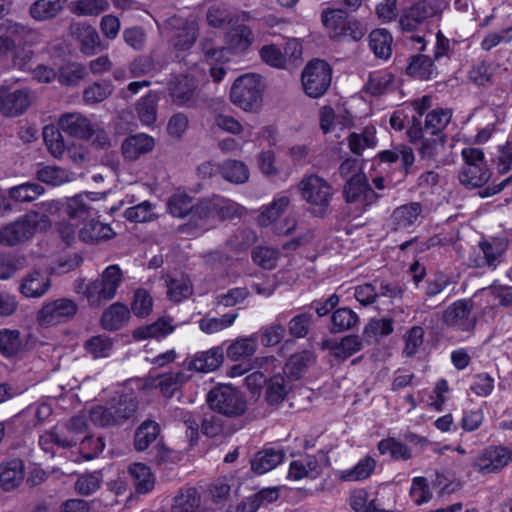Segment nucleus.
I'll return each mask as SVG.
<instances>
[{
  "mask_svg": "<svg viewBox=\"0 0 512 512\" xmlns=\"http://www.w3.org/2000/svg\"><path fill=\"white\" fill-rule=\"evenodd\" d=\"M117 233L110 224L89 219L79 229L78 236L81 241L87 244H99L116 237Z\"/></svg>",
  "mask_w": 512,
  "mask_h": 512,
  "instance_id": "obj_21",
  "label": "nucleus"
},
{
  "mask_svg": "<svg viewBox=\"0 0 512 512\" xmlns=\"http://www.w3.org/2000/svg\"><path fill=\"white\" fill-rule=\"evenodd\" d=\"M174 331L171 319L159 318L150 325L141 326L134 330L133 337L137 340L148 338H163Z\"/></svg>",
  "mask_w": 512,
  "mask_h": 512,
  "instance_id": "obj_36",
  "label": "nucleus"
},
{
  "mask_svg": "<svg viewBox=\"0 0 512 512\" xmlns=\"http://www.w3.org/2000/svg\"><path fill=\"white\" fill-rule=\"evenodd\" d=\"M209 408L226 417H239L247 409L244 395L235 387L222 384L209 391L206 398Z\"/></svg>",
  "mask_w": 512,
  "mask_h": 512,
  "instance_id": "obj_4",
  "label": "nucleus"
},
{
  "mask_svg": "<svg viewBox=\"0 0 512 512\" xmlns=\"http://www.w3.org/2000/svg\"><path fill=\"white\" fill-rule=\"evenodd\" d=\"M31 35V32L19 24H10L6 26L5 35L0 36V55H5L13 48L20 46L22 41ZM19 55L15 50V58Z\"/></svg>",
  "mask_w": 512,
  "mask_h": 512,
  "instance_id": "obj_33",
  "label": "nucleus"
},
{
  "mask_svg": "<svg viewBox=\"0 0 512 512\" xmlns=\"http://www.w3.org/2000/svg\"><path fill=\"white\" fill-rule=\"evenodd\" d=\"M359 322L358 315L349 308H339L331 316V331L340 333L355 327Z\"/></svg>",
  "mask_w": 512,
  "mask_h": 512,
  "instance_id": "obj_49",
  "label": "nucleus"
},
{
  "mask_svg": "<svg viewBox=\"0 0 512 512\" xmlns=\"http://www.w3.org/2000/svg\"><path fill=\"white\" fill-rule=\"evenodd\" d=\"M124 217L130 222L142 223L155 219L154 208L148 201L129 207L124 211Z\"/></svg>",
  "mask_w": 512,
  "mask_h": 512,
  "instance_id": "obj_61",
  "label": "nucleus"
},
{
  "mask_svg": "<svg viewBox=\"0 0 512 512\" xmlns=\"http://www.w3.org/2000/svg\"><path fill=\"white\" fill-rule=\"evenodd\" d=\"M109 7V0H75L70 4V11L77 16L97 17L106 12Z\"/></svg>",
  "mask_w": 512,
  "mask_h": 512,
  "instance_id": "obj_43",
  "label": "nucleus"
},
{
  "mask_svg": "<svg viewBox=\"0 0 512 512\" xmlns=\"http://www.w3.org/2000/svg\"><path fill=\"white\" fill-rule=\"evenodd\" d=\"M237 317V313H227L220 317H204L199 321V328L205 334H216L230 328Z\"/></svg>",
  "mask_w": 512,
  "mask_h": 512,
  "instance_id": "obj_45",
  "label": "nucleus"
},
{
  "mask_svg": "<svg viewBox=\"0 0 512 512\" xmlns=\"http://www.w3.org/2000/svg\"><path fill=\"white\" fill-rule=\"evenodd\" d=\"M67 0H37L30 7V15L37 21L55 17L65 6Z\"/></svg>",
  "mask_w": 512,
  "mask_h": 512,
  "instance_id": "obj_40",
  "label": "nucleus"
},
{
  "mask_svg": "<svg viewBox=\"0 0 512 512\" xmlns=\"http://www.w3.org/2000/svg\"><path fill=\"white\" fill-rule=\"evenodd\" d=\"M214 197L199 202L193 208L189 221L180 226V231L189 236H196L215 227L219 223Z\"/></svg>",
  "mask_w": 512,
  "mask_h": 512,
  "instance_id": "obj_10",
  "label": "nucleus"
},
{
  "mask_svg": "<svg viewBox=\"0 0 512 512\" xmlns=\"http://www.w3.org/2000/svg\"><path fill=\"white\" fill-rule=\"evenodd\" d=\"M131 317V311L127 305L115 302L104 310L101 316V325L104 329L114 331L125 326Z\"/></svg>",
  "mask_w": 512,
  "mask_h": 512,
  "instance_id": "obj_26",
  "label": "nucleus"
},
{
  "mask_svg": "<svg viewBox=\"0 0 512 512\" xmlns=\"http://www.w3.org/2000/svg\"><path fill=\"white\" fill-rule=\"evenodd\" d=\"M224 355L220 347H212L196 352L188 363V370L196 373H210L217 370L223 363Z\"/></svg>",
  "mask_w": 512,
  "mask_h": 512,
  "instance_id": "obj_20",
  "label": "nucleus"
},
{
  "mask_svg": "<svg viewBox=\"0 0 512 512\" xmlns=\"http://www.w3.org/2000/svg\"><path fill=\"white\" fill-rule=\"evenodd\" d=\"M228 48L234 52L246 51L253 43L251 30L243 25L232 28L228 33Z\"/></svg>",
  "mask_w": 512,
  "mask_h": 512,
  "instance_id": "obj_48",
  "label": "nucleus"
},
{
  "mask_svg": "<svg viewBox=\"0 0 512 512\" xmlns=\"http://www.w3.org/2000/svg\"><path fill=\"white\" fill-rule=\"evenodd\" d=\"M348 142L350 150L360 155L365 149L376 147V130L374 127H366L361 133H352Z\"/></svg>",
  "mask_w": 512,
  "mask_h": 512,
  "instance_id": "obj_47",
  "label": "nucleus"
},
{
  "mask_svg": "<svg viewBox=\"0 0 512 512\" xmlns=\"http://www.w3.org/2000/svg\"><path fill=\"white\" fill-rule=\"evenodd\" d=\"M50 286V278L45 272L33 271L22 279L20 292L27 298H39L47 293Z\"/></svg>",
  "mask_w": 512,
  "mask_h": 512,
  "instance_id": "obj_22",
  "label": "nucleus"
},
{
  "mask_svg": "<svg viewBox=\"0 0 512 512\" xmlns=\"http://www.w3.org/2000/svg\"><path fill=\"white\" fill-rule=\"evenodd\" d=\"M4 100L2 104V113L6 116H17L22 114L31 104V98L27 91L16 90L8 92L2 87Z\"/></svg>",
  "mask_w": 512,
  "mask_h": 512,
  "instance_id": "obj_29",
  "label": "nucleus"
},
{
  "mask_svg": "<svg viewBox=\"0 0 512 512\" xmlns=\"http://www.w3.org/2000/svg\"><path fill=\"white\" fill-rule=\"evenodd\" d=\"M327 458L323 454L307 455L290 463L286 478L292 481L318 478L327 466Z\"/></svg>",
  "mask_w": 512,
  "mask_h": 512,
  "instance_id": "obj_14",
  "label": "nucleus"
},
{
  "mask_svg": "<svg viewBox=\"0 0 512 512\" xmlns=\"http://www.w3.org/2000/svg\"><path fill=\"white\" fill-rule=\"evenodd\" d=\"M131 312L138 318L148 317L153 310V298L145 289H137L131 301Z\"/></svg>",
  "mask_w": 512,
  "mask_h": 512,
  "instance_id": "obj_54",
  "label": "nucleus"
},
{
  "mask_svg": "<svg viewBox=\"0 0 512 512\" xmlns=\"http://www.w3.org/2000/svg\"><path fill=\"white\" fill-rule=\"evenodd\" d=\"M37 178L46 184L60 186L75 181L77 174L57 166H44L37 171Z\"/></svg>",
  "mask_w": 512,
  "mask_h": 512,
  "instance_id": "obj_35",
  "label": "nucleus"
},
{
  "mask_svg": "<svg viewBox=\"0 0 512 512\" xmlns=\"http://www.w3.org/2000/svg\"><path fill=\"white\" fill-rule=\"evenodd\" d=\"M36 218V215H29L21 221L7 225L0 231V242L16 245L30 238L36 231Z\"/></svg>",
  "mask_w": 512,
  "mask_h": 512,
  "instance_id": "obj_18",
  "label": "nucleus"
},
{
  "mask_svg": "<svg viewBox=\"0 0 512 512\" xmlns=\"http://www.w3.org/2000/svg\"><path fill=\"white\" fill-rule=\"evenodd\" d=\"M298 190L315 216H324L329 208L334 190L332 185L316 174L304 176L298 184Z\"/></svg>",
  "mask_w": 512,
  "mask_h": 512,
  "instance_id": "obj_3",
  "label": "nucleus"
},
{
  "mask_svg": "<svg viewBox=\"0 0 512 512\" xmlns=\"http://www.w3.org/2000/svg\"><path fill=\"white\" fill-rule=\"evenodd\" d=\"M194 205L192 199L184 193H175L167 202L168 212L176 218H183L192 214Z\"/></svg>",
  "mask_w": 512,
  "mask_h": 512,
  "instance_id": "obj_57",
  "label": "nucleus"
},
{
  "mask_svg": "<svg viewBox=\"0 0 512 512\" xmlns=\"http://www.w3.org/2000/svg\"><path fill=\"white\" fill-rule=\"evenodd\" d=\"M111 339L104 335L93 336L85 343V349L94 358L108 357L112 351Z\"/></svg>",
  "mask_w": 512,
  "mask_h": 512,
  "instance_id": "obj_63",
  "label": "nucleus"
},
{
  "mask_svg": "<svg viewBox=\"0 0 512 512\" xmlns=\"http://www.w3.org/2000/svg\"><path fill=\"white\" fill-rule=\"evenodd\" d=\"M440 11L439 0H421L401 15L399 23L403 30L413 31L426 19L437 15Z\"/></svg>",
  "mask_w": 512,
  "mask_h": 512,
  "instance_id": "obj_15",
  "label": "nucleus"
},
{
  "mask_svg": "<svg viewBox=\"0 0 512 512\" xmlns=\"http://www.w3.org/2000/svg\"><path fill=\"white\" fill-rule=\"evenodd\" d=\"M159 425L154 421H144L136 430L134 446L137 451L146 450L159 435Z\"/></svg>",
  "mask_w": 512,
  "mask_h": 512,
  "instance_id": "obj_46",
  "label": "nucleus"
},
{
  "mask_svg": "<svg viewBox=\"0 0 512 512\" xmlns=\"http://www.w3.org/2000/svg\"><path fill=\"white\" fill-rule=\"evenodd\" d=\"M24 479V464L19 459H12L0 464V486L5 491L17 488Z\"/></svg>",
  "mask_w": 512,
  "mask_h": 512,
  "instance_id": "obj_28",
  "label": "nucleus"
},
{
  "mask_svg": "<svg viewBox=\"0 0 512 512\" xmlns=\"http://www.w3.org/2000/svg\"><path fill=\"white\" fill-rule=\"evenodd\" d=\"M257 346V339L255 337L237 338L227 347V358L233 362L245 361L256 353Z\"/></svg>",
  "mask_w": 512,
  "mask_h": 512,
  "instance_id": "obj_32",
  "label": "nucleus"
},
{
  "mask_svg": "<svg viewBox=\"0 0 512 512\" xmlns=\"http://www.w3.org/2000/svg\"><path fill=\"white\" fill-rule=\"evenodd\" d=\"M43 137L48 151L55 158H62L67 150L64 138L59 130L53 126H46L43 129Z\"/></svg>",
  "mask_w": 512,
  "mask_h": 512,
  "instance_id": "obj_55",
  "label": "nucleus"
},
{
  "mask_svg": "<svg viewBox=\"0 0 512 512\" xmlns=\"http://www.w3.org/2000/svg\"><path fill=\"white\" fill-rule=\"evenodd\" d=\"M87 431L86 417L76 415L42 434L39 444L45 452L53 453L55 447L69 448L79 444Z\"/></svg>",
  "mask_w": 512,
  "mask_h": 512,
  "instance_id": "obj_2",
  "label": "nucleus"
},
{
  "mask_svg": "<svg viewBox=\"0 0 512 512\" xmlns=\"http://www.w3.org/2000/svg\"><path fill=\"white\" fill-rule=\"evenodd\" d=\"M344 197L347 203L354 204L364 211L377 200V194L369 186L363 173L353 175L344 186Z\"/></svg>",
  "mask_w": 512,
  "mask_h": 512,
  "instance_id": "obj_11",
  "label": "nucleus"
},
{
  "mask_svg": "<svg viewBox=\"0 0 512 512\" xmlns=\"http://www.w3.org/2000/svg\"><path fill=\"white\" fill-rule=\"evenodd\" d=\"M381 162L394 163L401 161L403 167L408 168L414 162V154L411 148L407 146H398L391 150H384L378 154Z\"/></svg>",
  "mask_w": 512,
  "mask_h": 512,
  "instance_id": "obj_58",
  "label": "nucleus"
},
{
  "mask_svg": "<svg viewBox=\"0 0 512 512\" xmlns=\"http://www.w3.org/2000/svg\"><path fill=\"white\" fill-rule=\"evenodd\" d=\"M104 48L97 31L93 27L87 26L82 29L80 49L84 54L88 56L94 55Z\"/></svg>",
  "mask_w": 512,
  "mask_h": 512,
  "instance_id": "obj_60",
  "label": "nucleus"
},
{
  "mask_svg": "<svg viewBox=\"0 0 512 512\" xmlns=\"http://www.w3.org/2000/svg\"><path fill=\"white\" fill-rule=\"evenodd\" d=\"M284 457L285 454L281 450L273 448L264 449L258 452L252 459V469L258 474H265L282 463Z\"/></svg>",
  "mask_w": 512,
  "mask_h": 512,
  "instance_id": "obj_34",
  "label": "nucleus"
},
{
  "mask_svg": "<svg viewBox=\"0 0 512 512\" xmlns=\"http://www.w3.org/2000/svg\"><path fill=\"white\" fill-rule=\"evenodd\" d=\"M445 136L443 134H431L429 137H423L418 148L422 158L434 159L442 153L445 146Z\"/></svg>",
  "mask_w": 512,
  "mask_h": 512,
  "instance_id": "obj_53",
  "label": "nucleus"
},
{
  "mask_svg": "<svg viewBox=\"0 0 512 512\" xmlns=\"http://www.w3.org/2000/svg\"><path fill=\"white\" fill-rule=\"evenodd\" d=\"M77 310L74 301L60 298L45 303L38 311L37 320L43 326L57 325L72 318Z\"/></svg>",
  "mask_w": 512,
  "mask_h": 512,
  "instance_id": "obj_12",
  "label": "nucleus"
},
{
  "mask_svg": "<svg viewBox=\"0 0 512 512\" xmlns=\"http://www.w3.org/2000/svg\"><path fill=\"white\" fill-rule=\"evenodd\" d=\"M393 37L386 29H375L369 34V46L381 59H388L392 54Z\"/></svg>",
  "mask_w": 512,
  "mask_h": 512,
  "instance_id": "obj_38",
  "label": "nucleus"
},
{
  "mask_svg": "<svg viewBox=\"0 0 512 512\" xmlns=\"http://www.w3.org/2000/svg\"><path fill=\"white\" fill-rule=\"evenodd\" d=\"M490 177L487 166L475 164L465 165L459 174V180L467 188H476L484 185Z\"/></svg>",
  "mask_w": 512,
  "mask_h": 512,
  "instance_id": "obj_42",
  "label": "nucleus"
},
{
  "mask_svg": "<svg viewBox=\"0 0 512 512\" xmlns=\"http://www.w3.org/2000/svg\"><path fill=\"white\" fill-rule=\"evenodd\" d=\"M452 118V111L446 108L433 109L426 115L425 129L431 134H442L441 132L447 127Z\"/></svg>",
  "mask_w": 512,
  "mask_h": 512,
  "instance_id": "obj_51",
  "label": "nucleus"
},
{
  "mask_svg": "<svg viewBox=\"0 0 512 512\" xmlns=\"http://www.w3.org/2000/svg\"><path fill=\"white\" fill-rule=\"evenodd\" d=\"M480 250L483 254L482 259H475L473 265L475 267H496L501 262L507 243L503 239H493L491 241H482L479 243Z\"/></svg>",
  "mask_w": 512,
  "mask_h": 512,
  "instance_id": "obj_24",
  "label": "nucleus"
},
{
  "mask_svg": "<svg viewBox=\"0 0 512 512\" xmlns=\"http://www.w3.org/2000/svg\"><path fill=\"white\" fill-rule=\"evenodd\" d=\"M290 204L291 199L288 195H278L271 203L260 208L257 223L265 227L273 225L274 232L279 235L291 234L297 226V221L294 218H285L280 222H276Z\"/></svg>",
  "mask_w": 512,
  "mask_h": 512,
  "instance_id": "obj_8",
  "label": "nucleus"
},
{
  "mask_svg": "<svg viewBox=\"0 0 512 512\" xmlns=\"http://www.w3.org/2000/svg\"><path fill=\"white\" fill-rule=\"evenodd\" d=\"M59 129L70 136L89 139L94 135L95 126L85 116L78 113L62 115L58 120Z\"/></svg>",
  "mask_w": 512,
  "mask_h": 512,
  "instance_id": "obj_19",
  "label": "nucleus"
},
{
  "mask_svg": "<svg viewBox=\"0 0 512 512\" xmlns=\"http://www.w3.org/2000/svg\"><path fill=\"white\" fill-rule=\"evenodd\" d=\"M290 390L289 381L281 374H276L266 383L265 399L271 405L281 403Z\"/></svg>",
  "mask_w": 512,
  "mask_h": 512,
  "instance_id": "obj_39",
  "label": "nucleus"
},
{
  "mask_svg": "<svg viewBox=\"0 0 512 512\" xmlns=\"http://www.w3.org/2000/svg\"><path fill=\"white\" fill-rule=\"evenodd\" d=\"M471 312L472 304L469 301L458 300L446 308L443 312V320L452 328L469 331L474 328L476 323Z\"/></svg>",
  "mask_w": 512,
  "mask_h": 512,
  "instance_id": "obj_16",
  "label": "nucleus"
},
{
  "mask_svg": "<svg viewBox=\"0 0 512 512\" xmlns=\"http://www.w3.org/2000/svg\"><path fill=\"white\" fill-rule=\"evenodd\" d=\"M376 467V460L371 456L360 459L352 468L338 470L335 477L341 482H357L366 480Z\"/></svg>",
  "mask_w": 512,
  "mask_h": 512,
  "instance_id": "obj_25",
  "label": "nucleus"
},
{
  "mask_svg": "<svg viewBox=\"0 0 512 512\" xmlns=\"http://www.w3.org/2000/svg\"><path fill=\"white\" fill-rule=\"evenodd\" d=\"M201 504V497L196 488L182 489L174 498L172 512H196Z\"/></svg>",
  "mask_w": 512,
  "mask_h": 512,
  "instance_id": "obj_41",
  "label": "nucleus"
},
{
  "mask_svg": "<svg viewBox=\"0 0 512 512\" xmlns=\"http://www.w3.org/2000/svg\"><path fill=\"white\" fill-rule=\"evenodd\" d=\"M394 331L391 317L372 318L363 329V338L367 343H379Z\"/></svg>",
  "mask_w": 512,
  "mask_h": 512,
  "instance_id": "obj_30",
  "label": "nucleus"
},
{
  "mask_svg": "<svg viewBox=\"0 0 512 512\" xmlns=\"http://www.w3.org/2000/svg\"><path fill=\"white\" fill-rule=\"evenodd\" d=\"M333 356L339 359H347L362 348V341L357 335H348L343 337L339 342L331 345L325 343Z\"/></svg>",
  "mask_w": 512,
  "mask_h": 512,
  "instance_id": "obj_44",
  "label": "nucleus"
},
{
  "mask_svg": "<svg viewBox=\"0 0 512 512\" xmlns=\"http://www.w3.org/2000/svg\"><path fill=\"white\" fill-rule=\"evenodd\" d=\"M378 450L382 455H389L394 460H408L411 458L409 448L394 438L383 439L378 443Z\"/></svg>",
  "mask_w": 512,
  "mask_h": 512,
  "instance_id": "obj_56",
  "label": "nucleus"
},
{
  "mask_svg": "<svg viewBox=\"0 0 512 512\" xmlns=\"http://www.w3.org/2000/svg\"><path fill=\"white\" fill-rule=\"evenodd\" d=\"M154 138L147 134H135L127 137L121 146L122 154L129 160H136L141 155L154 149Z\"/></svg>",
  "mask_w": 512,
  "mask_h": 512,
  "instance_id": "obj_23",
  "label": "nucleus"
},
{
  "mask_svg": "<svg viewBox=\"0 0 512 512\" xmlns=\"http://www.w3.org/2000/svg\"><path fill=\"white\" fill-rule=\"evenodd\" d=\"M332 82V68L321 59L309 61L301 73V83L305 94L310 98H320Z\"/></svg>",
  "mask_w": 512,
  "mask_h": 512,
  "instance_id": "obj_6",
  "label": "nucleus"
},
{
  "mask_svg": "<svg viewBox=\"0 0 512 512\" xmlns=\"http://www.w3.org/2000/svg\"><path fill=\"white\" fill-rule=\"evenodd\" d=\"M407 73L421 80L430 79L435 73V67L432 60L424 55L414 57L407 67Z\"/></svg>",
  "mask_w": 512,
  "mask_h": 512,
  "instance_id": "obj_52",
  "label": "nucleus"
},
{
  "mask_svg": "<svg viewBox=\"0 0 512 512\" xmlns=\"http://www.w3.org/2000/svg\"><path fill=\"white\" fill-rule=\"evenodd\" d=\"M123 281V272L119 265L107 266L100 277L86 285L84 296L91 306H99L103 301L113 299Z\"/></svg>",
  "mask_w": 512,
  "mask_h": 512,
  "instance_id": "obj_5",
  "label": "nucleus"
},
{
  "mask_svg": "<svg viewBox=\"0 0 512 512\" xmlns=\"http://www.w3.org/2000/svg\"><path fill=\"white\" fill-rule=\"evenodd\" d=\"M422 205L410 202L394 209L391 215V226L395 231H411L421 222Z\"/></svg>",
  "mask_w": 512,
  "mask_h": 512,
  "instance_id": "obj_17",
  "label": "nucleus"
},
{
  "mask_svg": "<svg viewBox=\"0 0 512 512\" xmlns=\"http://www.w3.org/2000/svg\"><path fill=\"white\" fill-rule=\"evenodd\" d=\"M168 297L175 302H180L192 294V285L190 279L185 275L178 278H172L168 282Z\"/></svg>",
  "mask_w": 512,
  "mask_h": 512,
  "instance_id": "obj_59",
  "label": "nucleus"
},
{
  "mask_svg": "<svg viewBox=\"0 0 512 512\" xmlns=\"http://www.w3.org/2000/svg\"><path fill=\"white\" fill-rule=\"evenodd\" d=\"M220 173L224 179L235 184L245 183L249 178L247 166L238 160L225 161L220 167Z\"/></svg>",
  "mask_w": 512,
  "mask_h": 512,
  "instance_id": "obj_50",
  "label": "nucleus"
},
{
  "mask_svg": "<svg viewBox=\"0 0 512 512\" xmlns=\"http://www.w3.org/2000/svg\"><path fill=\"white\" fill-rule=\"evenodd\" d=\"M512 461V451L502 446L484 449L474 460L473 466L482 475L497 473Z\"/></svg>",
  "mask_w": 512,
  "mask_h": 512,
  "instance_id": "obj_13",
  "label": "nucleus"
},
{
  "mask_svg": "<svg viewBox=\"0 0 512 512\" xmlns=\"http://www.w3.org/2000/svg\"><path fill=\"white\" fill-rule=\"evenodd\" d=\"M128 471L138 493L146 494L153 490L156 478L147 465L143 463H133L129 466Z\"/></svg>",
  "mask_w": 512,
  "mask_h": 512,
  "instance_id": "obj_31",
  "label": "nucleus"
},
{
  "mask_svg": "<svg viewBox=\"0 0 512 512\" xmlns=\"http://www.w3.org/2000/svg\"><path fill=\"white\" fill-rule=\"evenodd\" d=\"M232 103L244 111H256L261 106V81L255 74H245L238 77L231 87Z\"/></svg>",
  "mask_w": 512,
  "mask_h": 512,
  "instance_id": "obj_7",
  "label": "nucleus"
},
{
  "mask_svg": "<svg viewBox=\"0 0 512 512\" xmlns=\"http://www.w3.org/2000/svg\"><path fill=\"white\" fill-rule=\"evenodd\" d=\"M321 20L331 38L335 40L343 38V29L347 18L341 10L326 8L322 12Z\"/></svg>",
  "mask_w": 512,
  "mask_h": 512,
  "instance_id": "obj_37",
  "label": "nucleus"
},
{
  "mask_svg": "<svg viewBox=\"0 0 512 512\" xmlns=\"http://www.w3.org/2000/svg\"><path fill=\"white\" fill-rule=\"evenodd\" d=\"M137 410V403L131 397L120 399L117 405L109 407L98 405L90 410L89 416L93 424L99 427L119 425L131 417Z\"/></svg>",
  "mask_w": 512,
  "mask_h": 512,
  "instance_id": "obj_9",
  "label": "nucleus"
},
{
  "mask_svg": "<svg viewBox=\"0 0 512 512\" xmlns=\"http://www.w3.org/2000/svg\"><path fill=\"white\" fill-rule=\"evenodd\" d=\"M157 97L155 95H147L137 105L136 110L138 117L143 125H152L157 118L156 111Z\"/></svg>",
  "mask_w": 512,
  "mask_h": 512,
  "instance_id": "obj_64",
  "label": "nucleus"
},
{
  "mask_svg": "<svg viewBox=\"0 0 512 512\" xmlns=\"http://www.w3.org/2000/svg\"><path fill=\"white\" fill-rule=\"evenodd\" d=\"M108 196V192L81 191L63 198L60 206L69 219L84 222L99 218L102 213L112 214L118 209L108 205Z\"/></svg>",
  "mask_w": 512,
  "mask_h": 512,
  "instance_id": "obj_1",
  "label": "nucleus"
},
{
  "mask_svg": "<svg viewBox=\"0 0 512 512\" xmlns=\"http://www.w3.org/2000/svg\"><path fill=\"white\" fill-rule=\"evenodd\" d=\"M187 380L182 372H167L156 377L147 378V388H158L166 397H171L174 392Z\"/></svg>",
  "mask_w": 512,
  "mask_h": 512,
  "instance_id": "obj_27",
  "label": "nucleus"
},
{
  "mask_svg": "<svg viewBox=\"0 0 512 512\" xmlns=\"http://www.w3.org/2000/svg\"><path fill=\"white\" fill-rule=\"evenodd\" d=\"M43 193H44L43 187L36 183H25V184L13 187L9 191L10 197L19 202L34 201L39 196H41Z\"/></svg>",
  "mask_w": 512,
  "mask_h": 512,
  "instance_id": "obj_62",
  "label": "nucleus"
}]
</instances>
